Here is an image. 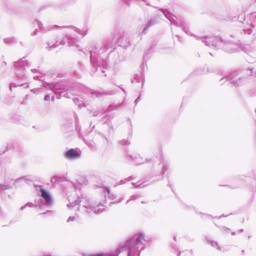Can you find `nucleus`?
<instances>
[{
  "label": "nucleus",
  "instance_id": "nucleus-2",
  "mask_svg": "<svg viewBox=\"0 0 256 256\" xmlns=\"http://www.w3.org/2000/svg\"><path fill=\"white\" fill-rule=\"evenodd\" d=\"M42 196L48 204L52 202V200L49 194L44 190H41Z\"/></svg>",
  "mask_w": 256,
  "mask_h": 256
},
{
  "label": "nucleus",
  "instance_id": "nucleus-3",
  "mask_svg": "<svg viewBox=\"0 0 256 256\" xmlns=\"http://www.w3.org/2000/svg\"><path fill=\"white\" fill-rule=\"evenodd\" d=\"M106 192H107V194H110V190L109 188H106Z\"/></svg>",
  "mask_w": 256,
  "mask_h": 256
},
{
  "label": "nucleus",
  "instance_id": "nucleus-1",
  "mask_svg": "<svg viewBox=\"0 0 256 256\" xmlns=\"http://www.w3.org/2000/svg\"><path fill=\"white\" fill-rule=\"evenodd\" d=\"M80 156V154L73 148L70 149L65 154V157L67 158H73Z\"/></svg>",
  "mask_w": 256,
  "mask_h": 256
}]
</instances>
